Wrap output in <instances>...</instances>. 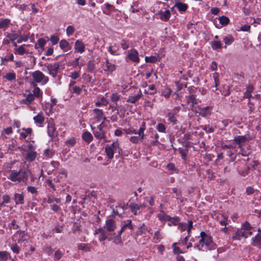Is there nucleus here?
<instances>
[{
    "label": "nucleus",
    "mask_w": 261,
    "mask_h": 261,
    "mask_svg": "<svg viewBox=\"0 0 261 261\" xmlns=\"http://www.w3.org/2000/svg\"><path fill=\"white\" fill-rule=\"evenodd\" d=\"M253 230V228L249 223L246 221L243 224L242 228L237 230L232 236V239L236 240H240L241 238L247 239L252 235Z\"/></svg>",
    "instance_id": "1"
},
{
    "label": "nucleus",
    "mask_w": 261,
    "mask_h": 261,
    "mask_svg": "<svg viewBox=\"0 0 261 261\" xmlns=\"http://www.w3.org/2000/svg\"><path fill=\"white\" fill-rule=\"evenodd\" d=\"M29 171L20 169L19 171L11 170L9 179L14 182H20L27 180V174Z\"/></svg>",
    "instance_id": "2"
},
{
    "label": "nucleus",
    "mask_w": 261,
    "mask_h": 261,
    "mask_svg": "<svg viewBox=\"0 0 261 261\" xmlns=\"http://www.w3.org/2000/svg\"><path fill=\"white\" fill-rule=\"evenodd\" d=\"M146 129L145 122H143L137 133L138 136H133L130 137L129 141L134 143L138 144L145 138L144 130Z\"/></svg>",
    "instance_id": "3"
},
{
    "label": "nucleus",
    "mask_w": 261,
    "mask_h": 261,
    "mask_svg": "<svg viewBox=\"0 0 261 261\" xmlns=\"http://www.w3.org/2000/svg\"><path fill=\"white\" fill-rule=\"evenodd\" d=\"M31 75L34 81L36 83H41L44 85L48 81V78L39 70L33 72L31 73Z\"/></svg>",
    "instance_id": "4"
},
{
    "label": "nucleus",
    "mask_w": 261,
    "mask_h": 261,
    "mask_svg": "<svg viewBox=\"0 0 261 261\" xmlns=\"http://www.w3.org/2000/svg\"><path fill=\"white\" fill-rule=\"evenodd\" d=\"M200 237L201 238L199 241V244L195 246V247L197 248L199 250H201L202 247L204 245H209L212 241L211 237L206 234L203 231L200 233Z\"/></svg>",
    "instance_id": "5"
},
{
    "label": "nucleus",
    "mask_w": 261,
    "mask_h": 261,
    "mask_svg": "<svg viewBox=\"0 0 261 261\" xmlns=\"http://www.w3.org/2000/svg\"><path fill=\"white\" fill-rule=\"evenodd\" d=\"M119 148V144L117 141L114 142L110 146L105 148V152L108 158L112 159L114 156V151Z\"/></svg>",
    "instance_id": "6"
},
{
    "label": "nucleus",
    "mask_w": 261,
    "mask_h": 261,
    "mask_svg": "<svg viewBox=\"0 0 261 261\" xmlns=\"http://www.w3.org/2000/svg\"><path fill=\"white\" fill-rule=\"evenodd\" d=\"M47 132L49 136L54 138L57 136V133L53 119H50L47 125Z\"/></svg>",
    "instance_id": "7"
},
{
    "label": "nucleus",
    "mask_w": 261,
    "mask_h": 261,
    "mask_svg": "<svg viewBox=\"0 0 261 261\" xmlns=\"http://www.w3.org/2000/svg\"><path fill=\"white\" fill-rule=\"evenodd\" d=\"M258 232L254 237L252 238L251 240V244L261 248V230L258 229Z\"/></svg>",
    "instance_id": "8"
},
{
    "label": "nucleus",
    "mask_w": 261,
    "mask_h": 261,
    "mask_svg": "<svg viewBox=\"0 0 261 261\" xmlns=\"http://www.w3.org/2000/svg\"><path fill=\"white\" fill-rule=\"evenodd\" d=\"M59 68V66L57 63L49 64L46 66L47 72L53 76H55Z\"/></svg>",
    "instance_id": "9"
},
{
    "label": "nucleus",
    "mask_w": 261,
    "mask_h": 261,
    "mask_svg": "<svg viewBox=\"0 0 261 261\" xmlns=\"http://www.w3.org/2000/svg\"><path fill=\"white\" fill-rule=\"evenodd\" d=\"M15 241L18 243L26 242L28 241L27 234L23 231H17L14 237Z\"/></svg>",
    "instance_id": "10"
},
{
    "label": "nucleus",
    "mask_w": 261,
    "mask_h": 261,
    "mask_svg": "<svg viewBox=\"0 0 261 261\" xmlns=\"http://www.w3.org/2000/svg\"><path fill=\"white\" fill-rule=\"evenodd\" d=\"M128 58L132 61L139 63L140 59L138 57V53L135 49H132L128 54Z\"/></svg>",
    "instance_id": "11"
},
{
    "label": "nucleus",
    "mask_w": 261,
    "mask_h": 261,
    "mask_svg": "<svg viewBox=\"0 0 261 261\" xmlns=\"http://www.w3.org/2000/svg\"><path fill=\"white\" fill-rule=\"evenodd\" d=\"M105 227L108 231H113L116 228V225L114 220L109 219L106 221Z\"/></svg>",
    "instance_id": "12"
},
{
    "label": "nucleus",
    "mask_w": 261,
    "mask_h": 261,
    "mask_svg": "<svg viewBox=\"0 0 261 261\" xmlns=\"http://www.w3.org/2000/svg\"><path fill=\"white\" fill-rule=\"evenodd\" d=\"M142 96V92L140 90H138L137 93L129 96L127 100V102L135 103Z\"/></svg>",
    "instance_id": "13"
},
{
    "label": "nucleus",
    "mask_w": 261,
    "mask_h": 261,
    "mask_svg": "<svg viewBox=\"0 0 261 261\" xmlns=\"http://www.w3.org/2000/svg\"><path fill=\"white\" fill-rule=\"evenodd\" d=\"M211 108L210 107H206L203 108H198L197 112L202 117L207 116L211 114Z\"/></svg>",
    "instance_id": "14"
},
{
    "label": "nucleus",
    "mask_w": 261,
    "mask_h": 261,
    "mask_svg": "<svg viewBox=\"0 0 261 261\" xmlns=\"http://www.w3.org/2000/svg\"><path fill=\"white\" fill-rule=\"evenodd\" d=\"M102 124H103V122H102L98 126V131L95 132L94 134L95 137L98 139H101L105 137V133L102 130Z\"/></svg>",
    "instance_id": "15"
},
{
    "label": "nucleus",
    "mask_w": 261,
    "mask_h": 261,
    "mask_svg": "<svg viewBox=\"0 0 261 261\" xmlns=\"http://www.w3.org/2000/svg\"><path fill=\"white\" fill-rule=\"evenodd\" d=\"M36 152L32 150L28 151L27 152L26 160L29 162H32L36 158Z\"/></svg>",
    "instance_id": "16"
},
{
    "label": "nucleus",
    "mask_w": 261,
    "mask_h": 261,
    "mask_svg": "<svg viewBox=\"0 0 261 261\" xmlns=\"http://www.w3.org/2000/svg\"><path fill=\"white\" fill-rule=\"evenodd\" d=\"M75 49L80 53H83L85 51V45L84 43L80 41L77 40L75 43Z\"/></svg>",
    "instance_id": "17"
},
{
    "label": "nucleus",
    "mask_w": 261,
    "mask_h": 261,
    "mask_svg": "<svg viewBox=\"0 0 261 261\" xmlns=\"http://www.w3.org/2000/svg\"><path fill=\"white\" fill-rule=\"evenodd\" d=\"M246 140V137L244 136H239L234 139V141L240 145V147H242V144L245 143Z\"/></svg>",
    "instance_id": "18"
},
{
    "label": "nucleus",
    "mask_w": 261,
    "mask_h": 261,
    "mask_svg": "<svg viewBox=\"0 0 261 261\" xmlns=\"http://www.w3.org/2000/svg\"><path fill=\"white\" fill-rule=\"evenodd\" d=\"M160 18L162 20L167 21L170 17V12L169 10H166L164 12H160Z\"/></svg>",
    "instance_id": "19"
},
{
    "label": "nucleus",
    "mask_w": 261,
    "mask_h": 261,
    "mask_svg": "<svg viewBox=\"0 0 261 261\" xmlns=\"http://www.w3.org/2000/svg\"><path fill=\"white\" fill-rule=\"evenodd\" d=\"M82 138L85 141L88 143L90 142L93 140V136H92L91 133H90L88 132H84L83 134Z\"/></svg>",
    "instance_id": "20"
},
{
    "label": "nucleus",
    "mask_w": 261,
    "mask_h": 261,
    "mask_svg": "<svg viewBox=\"0 0 261 261\" xmlns=\"http://www.w3.org/2000/svg\"><path fill=\"white\" fill-rule=\"evenodd\" d=\"M33 119L36 123L39 124H42L44 121V118L42 113H40L37 116L34 117Z\"/></svg>",
    "instance_id": "21"
},
{
    "label": "nucleus",
    "mask_w": 261,
    "mask_h": 261,
    "mask_svg": "<svg viewBox=\"0 0 261 261\" xmlns=\"http://www.w3.org/2000/svg\"><path fill=\"white\" fill-rule=\"evenodd\" d=\"M174 7L177 8L180 11L185 12L187 10L188 6L186 4L178 2L175 3Z\"/></svg>",
    "instance_id": "22"
},
{
    "label": "nucleus",
    "mask_w": 261,
    "mask_h": 261,
    "mask_svg": "<svg viewBox=\"0 0 261 261\" xmlns=\"http://www.w3.org/2000/svg\"><path fill=\"white\" fill-rule=\"evenodd\" d=\"M10 22V20L8 18L0 20V29H7L9 25Z\"/></svg>",
    "instance_id": "23"
},
{
    "label": "nucleus",
    "mask_w": 261,
    "mask_h": 261,
    "mask_svg": "<svg viewBox=\"0 0 261 261\" xmlns=\"http://www.w3.org/2000/svg\"><path fill=\"white\" fill-rule=\"evenodd\" d=\"M171 93L172 90L170 88L168 87H164L162 89V95L164 96L166 98H168L170 97Z\"/></svg>",
    "instance_id": "24"
},
{
    "label": "nucleus",
    "mask_w": 261,
    "mask_h": 261,
    "mask_svg": "<svg viewBox=\"0 0 261 261\" xmlns=\"http://www.w3.org/2000/svg\"><path fill=\"white\" fill-rule=\"evenodd\" d=\"M14 199L16 204L23 203V196L20 194H15Z\"/></svg>",
    "instance_id": "25"
},
{
    "label": "nucleus",
    "mask_w": 261,
    "mask_h": 261,
    "mask_svg": "<svg viewBox=\"0 0 261 261\" xmlns=\"http://www.w3.org/2000/svg\"><path fill=\"white\" fill-rule=\"evenodd\" d=\"M115 70V65L110 63L108 61L106 62V69H105V71H108L110 72H113Z\"/></svg>",
    "instance_id": "26"
},
{
    "label": "nucleus",
    "mask_w": 261,
    "mask_h": 261,
    "mask_svg": "<svg viewBox=\"0 0 261 261\" xmlns=\"http://www.w3.org/2000/svg\"><path fill=\"white\" fill-rule=\"evenodd\" d=\"M253 90V87L252 86H249L247 87V90L246 92L244 93V97L248 98L250 99L251 96V92Z\"/></svg>",
    "instance_id": "27"
},
{
    "label": "nucleus",
    "mask_w": 261,
    "mask_h": 261,
    "mask_svg": "<svg viewBox=\"0 0 261 261\" xmlns=\"http://www.w3.org/2000/svg\"><path fill=\"white\" fill-rule=\"evenodd\" d=\"M179 220L178 217L171 218L170 217V219H169L168 221V224L169 226H172V225H176L179 223Z\"/></svg>",
    "instance_id": "28"
},
{
    "label": "nucleus",
    "mask_w": 261,
    "mask_h": 261,
    "mask_svg": "<svg viewBox=\"0 0 261 261\" xmlns=\"http://www.w3.org/2000/svg\"><path fill=\"white\" fill-rule=\"evenodd\" d=\"M32 84L34 86V89L33 90V95L34 96L40 97L41 95L40 90L39 87H36V84L35 82H32Z\"/></svg>",
    "instance_id": "29"
},
{
    "label": "nucleus",
    "mask_w": 261,
    "mask_h": 261,
    "mask_svg": "<svg viewBox=\"0 0 261 261\" xmlns=\"http://www.w3.org/2000/svg\"><path fill=\"white\" fill-rule=\"evenodd\" d=\"M32 130L30 128L23 129V131L20 134L21 139H25L29 134L32 133Z\"/></svg>",
    "instance_id": "30"
},
{
    "label": "nucleus",
    "mask_w": 261,
    "mask_h": 261,
    "mask_svg": "<svg viewBox=\"0 0 261 261\" xmlns=\"http://www.w3.org/2000/svg\"><path fill=\"white\" fill-rule=\"evenodd\" d=\"M60 46L62 49L67 50L69 48V45L66 40H62L60 42Z\"/></svg>",
    "instance_id": "31"
},
{
    "label": "nucleus",
    "mask_w": 261,
    "mask_h": 261,
    "mask_svg": "<svg viewBox=\"0 0 261 261\" xmlns=\"http://www.w3.org/2000/svg\"><path fill=\"white\" fill-rule=\"evenodd\" d=\"M168 118V121L172 123L173 124H175L177 122V120L175 117V114L173 113L170 112L167 114Z\"/></svg>",
    "instance_id": "32"
},
{
    "label": "nucleus",
    "mask_w": 261,
    "mask_h": 261,
    "mask_svg": "<svg viewBox=\"0 0 261 261\" xmlns=\"http://www.w3.org/2000/svg\"><path fill=\"white\" fill-rule=\"evenodd\" d=\"M93 111L95 114V117H96V119H97V120H99L102 118L103 112H102V110L98 109H95L93 110Z\"/></svg>",
    "instance_id": "33"
},
{
    "label": "nucleus",
    "mask_w": 261,
    "mask_h": 261,
    "mask_svg": "<svg viewBox=\"0 0 261 261\" xmlns=\"http://www.w3.org/2000/svg\"><path fill=\"white\" fill-rule=\"evenodd\" d=\"M219 223L221 225L226 226L228 224V217L226 215H222L219 220Z\"/></svg>",
    "instance_id": "34"
},
{
    "label": "nucleus",
    "mask_w": 261,
    "mask_h": 261,
    "mask_svg": "<svg viewBox=\"0 0 261 261\" xmlns=\"http://www.w3.org/2000/svg\"><path fill=\"white\" fill-rule=\"evenodd\" d=\"M129 207L132 211V212L134 213V215H136L138 214V211L139 210V206L137 204H131L129 206Z\"/></svg>",
    "instance_id": "35"
},
{
    "label": "nucleus",
    "mask_w": 261,
    "mask_h": 261,
    "mask_svg": "<svg viewBox=\"0 0 261 261\" xmlns=\"http://www.w3.org/2000/svg\"><path fill=\"white\" fill-rule=\"evenodd\" d=\"M219 22L223 25H226L228 24L229 19L228 17L222 16L219 17Z\"/></svg>",
    "instance_id": "36"
},
{
    "label": "nucleus",
    "mask_w": 261,
    "mask_h": 261,
    "mask_svg": "<svg viewBox=\"0 0 261 261\" xmlns=\"http://www.w3.org/2000/svg\"><path fill=\"white\" fill-rule=\"evenodd\" d=\"M25 53V49L24 48V45L19 46L15 50V54L22 55Z\"/></svg>",
    "instance_id": "37"
},
{
    "label": "nucleus",
    "mask_w": 261,
    "mask_h": 261,
    "mask_svg": "<svg viewBox=\"0 0 261 261\" xmlns=\"http://www.w3.org/2000/svg\"><path fill=\"white\" fill-rule=\"evenodd\" d=\"M108 103V101L104 97H102L100 101H97L95 103V105L97 107L100 106H106Z\"/></svg>",
    "instance_id": "38"
},
{
    "label": "nucleus",
    "mask_w": 261,
    "mask_h": 261,
    "mask_svg": "<svg viewBox=\"0 0 261 261\" xmlns=\"http://www.w3.org/2000/svg\"><path fill=\"white\" fill-rule=\"evenodd\" d=\"M129 227L130 229L132 228V225L131 224V221H128V223L124 224L121 228V230L118 231V235L121 236V233L123 232L126 227Z\"/></svg>",
    "instance_id": "39"
},
{
    "label": "nucleus",
    "mask_w": 261,
    "mask_h": 261,
    "mask_svg": "<svg viewBox=\"0 0 261 261\" xmlns=\"http://www.w3.org/2000/svg\"><path fill=\"white\" fill-rule=\"evenodd\" d=\"M5 78L8 81H12L15 79L16 74L14 72H9L6 74Z\"/></svg>",
    "instance_id": "40"
},
{
    "label": "nucleus",
    "mask_w": 261,
    "mask_h": 261,
    "mask_svg": "<svg viewBox=\"0 0 261 261\" xmlns=\"http://www.w3.org/2000/svg\"><path fill=\"white\" fill-rule=\"evenodd\" d=\"M159 219L161 220V221H168L169 219H170V216L164 214V213H162V214H160L159 215H158V216Z\"/></svg>",
    "instance_id": "41"
},
{
    "label": "nucleus",
    "mask_w": 261,
    "mask_h": 261,
    "mask_svg": "<svg viewBox=\"0 0 261 261\" xmlns=\"http://www.w3.org/2000/svg\"><path fill=\"white\" fill-rule=\"evenodd\" d=\"M148 90H151V91H153V92L149 93L148 91L147 90V89H146L144 90V92L145 93H148V94H151V95H153L155 93H156V90H155V86H154V85H151L148 86Z\"/></svg>",
    "instance_id": "42"
},
{
    "label": "nucleus",
    "mask_w": 261,
    "mask_h": 261,
    "mask_svg": "<svg viewBox=\"0 0 261 261\" xmlns=\"http://www.w3.org/2000/svg\"><path fill=\"white\" fill-rule=\"evenodd\" d=\"M6 37L10 39L11 41H14L18 38V35L17 34H7Z\"/></svg>",
    "instance_id": "43"
},
{
    "label": "nucleus",
    "mask_w": 261,
    "mask_h": 261,
    "mask_svg": "<svg viewBox=\"0 0 261 261\" xmlns=\"http://www.w3.org/2000/svg\"><path fill=\"white\" fill-rule=\"evenodd\" d=\"M188 103L191 102L192 105L196 104L197 103L196 99L194 95H192L187 97Z\"/></svg>",
    "instance_id": "44"
},
{
    "label": "nucleus",
    "mask_w": 261,
    "mask_h": 261,
    "mask_svg": "<svg viewBox=\"0 0 261 261\" xmlns=\"http://www.w3.org/2000/svg\"><path fill=\"white\" fill-rule=\"evenodd\" d=\"M145 59L146 62L149 63H154L158 61L157 58L154 56L146 57Z\"/></svg>",
    "instance_id": "45"
},
{
    "label": "nucleus",
    "mask_w": 261,
    "mask_h": 261,
    "mask_svg": "<svg viewBox=\"0 0 261 261\" xmlns=\"http://www.w3.org/2000/svg\"><path fill=\"white\" fill-rule=\"evenodd\" d=\"M177 243H174L172 244V247L173 248V252L174 254L184 253L182 251L180 250V248L176 247Z\"/></svg>",
    "instance_id": "46"
},
{
    "label": "nucleus",
    "mask_w": 261,
    "mask_h": 261,
    "mask_svg": "<svg viewBox=\"0 0 261 261\" xmlns=\"http://www.w3.org/2000/svg\"><path fill=\"white\" fill-rule=\"evenodd\" d=\"M223 40L226 45H230L233 41V39L230 36H226L224 38Z\"/></svg>",
    "instance_id": "47"
},
{
    "label": "nucleus",
    "mask_w": 261,
    "mask_h": 261,
    "mask_svg": "<svg viewBox=\"0 0 261 261\" xmlns=\"http://www.w3.org/2000/svg\"><path fill=\"white\" fill-rule=\"evenodd\" d=\"M79 249L84 250L85 252L90 251L91 249L89 247L85 244H81L78 247Z\"/></svg>",
    "instance_id": "48"
},
{
    "label": "nucleus",
    "mask_w": 261,
    "mask_h": 261,
    "mask_svg": "<svg viewBox=\"0 0 261 261\" xmlns=\"http://www.w3.org/2000/svg\"><path fill=\"white\" fill-rule=\"evenodd\" d=\"M8 259V254L6 252H0V261H6Z\"/></svg>",
    "instance_id": "49"
},
{
    "label": "nucleus",
    "mask_w": 261,
    "mask_h": 261,
    "mask_svg": "<svg viewBox=\"0 0 261 261\" xmlns=\"http://www.w3.org/2000/svg\"><path fill=\"white\" fill-rule=\"evenodd\" d=\"M156 129L159 132L164 133L165 132L166 127L163 123H159L156 127Z\"/></svg>",
    "instance_id": "50"
},
{
    "label": "nucleus",
    "mask_w": 261,
    "mask_h": 261,
    "mask_svg": "<svg viewBox=\"0 0 261 261\" xmlns=\"http://www.w3.org/2000/svg\"><path fill=\"white\" fill-rule=\"evenodd\" d=\"M112 101L116 102L120 99V95L117 93H113L111 96Z\"/></svg>",
    "instance_id": "51"
},
{
    "label": "nucleus",
    "mask_w": 261,
    "mask_h": 261,
    "mask_svg": "<svg viewBox=\"0 0 261 261\" xmlns=\"http://www.w3.org/2000/svg\"><path fill=\"white\" fill-rule=\"evenodd\" d=\"M63 255V253L60 250H57L56 251L54 254V258L56 260L60 259Z\"/></svg>",
    "instance_id": "52"
},
{
    "label": "nucleus",
    "mask_w": 261,
    "mask_h": 261,
    "mask_svg": "<svg viewBox=\"0 0 261 261\" xmlns=\"http://www.w3.org/2000/svg\"><path fill=\"white\" fill-rule=\"evenodd\" d=\"M219 74L217 72H215L214 74H213V78L214 79V81H215V87L216 88H217V87L219 85Z\"/></svg>",
    "instance_id": "53"
},
{
    "label": "nucleus",
    "mask_w": 261,
    "mask_h": 261,
    "mask_svg": "<svg viewBox=\"0 0 261 261\" xmlns=\"http://www.w3.org/2000/svg\"><path fill=\"white\" fill-rule=\"evenodd\" d=\"M50 40L53 44L55 45L58 43L59 40V38L57 36L53 35L51 36Z\"/></svg>",
    "instance_id": "54"
},
{
    "label": "nucleus",
    "mask_w": 261,
    "mask_h": 261,
    "mask_svg": "<svg viewBox=\"0 0 261 261\" xmlns=\"http://www.w3.org/2000/svg\"><path fill=\"white\" fill-rule=\"evenodd\" d=\"M144 227V224H143L142 226L139 228L138 231L136 232L137 235L141 236L145 232V229Z\"/></svg>",
    "instance_id": "55"
},
{
    "label": "nucleus",
    "mask_w": 261,
    "mask_h": 261,
    "mask_svg": "<svg viewBox=\"0 0 261 261\" xmlns=\"http://www.w3.org/2000/svg\"><path fill=\"white\" fill-rule=\"evenodd\" d=\"M212 47L214 49H217L221 47V43L220 41L214 42L212 44Z\"/></svg>",
    "instance_id": "56"
},
{
    "label": "nucleus",
    "mask_w": 261,
    "mask_h": 261,
    "mask_svg": "<svg viewBox=\"0 0 261 261\" xmlns=\"http://www.w3.org/2000/svg\"><path fill=\"white\" fill-rule=\"evenodd\" d=\"M114 243L116 245L121 244L122 240H121V236H119L118 234L117 236L114 238Z\"/></svg>",
    "instance_id": "57"
},
{
    "label": "nucleus",
    "mask_w": 261,
    "mask_h": 261,
    "mask_svg": "<svg viewBox=\"0 0 261 261\" xmlns=\"http://www.w3.org/2000/svg\"><path fill=\"white\" fill-rule=\"evenodd\" d=\"M74 31V28L72 26H68L66 29V34L69 36L72 35Z\"/></svg>",
    "instance_id": "58"
},
{
    "label": "nucleus",
    "mask_w": 261,
    "mask_h": 261,
    "mask_svg": "<svg viewBox=\"0 0 261 261\" xmlns=\"http://www.w3.org/2000/svg\"><path fill=\"white\" fill-rule=\"evenodd\" d=\"M45 43H46V41L44 39L40 38L38 40V45L39 46V47H40L41 48H43Z\"/></svg>",
    "instance_id": "59"
},
{
    "label": "nucleus",
    "mask_w": 261,
    "mask_h": 261,
    "mask_svg": "<svg viewBox=\"0 0 261 261\" xmlns=\"http://www.w3.org/2000/svg\"><path fill=\"white\" fill-rule=\"evenodd\" d=\"M72 91L74 93L80 94L81 92L82 89L77 86H73L72 88Z\"/></svg>",
    "instance_id": "60"
},
{
    "label": "nucleus",
    "mask_w": 261,
    "mask_h": 261,
    "mask_svg": "<svg viewBox=\"0 0 261 261\" xmlns=\"http://www.w3.org/2000/svg\"><path fill=\"white\" fill-rule=\"evenodd\" d=\"M17 42L20 43L22 41H26L28 40V37L26 35L21 36L19 38H17Z\"/></svg>",
    "instance_id": "61"
},
{
    "label": "nucleus",
    "mask_w": 261,
    "mask_h": 261,
    "mask_svg": "<svg viewBox=\"0 0 261 261\" xmlns=\"http://www.w3.org/2000/svg\"><path fill=\"white\" fill-rule=\"evenodd\" d=\"M26 98L27 99L28 101L30 103L34 100L35 96L33 94L30 93L27 95Z\"/></svg>",
    "instance_id": "62"
},
{
    "label": "nucleus",
    "mask_w": 261,
    "mask_h": 261,
    "mask_svg": "<svg viewBox=\"0 0 261 261\" xmlns=\"http://www.w3.org/2000/svg\"><path fill=\"white\" fill-rule=\"evenodd\" d=\"M124 131L127 134H137L136 130L133 128L125 129Z\"/></svg>",
    "instance_id": "63"
},
{
    "label": "nucleus",
    "mask_w": 261,
    "mask_h": 261,
    "mask_svg": "<svg viewBox=\"0 0 261 261\" xmlns=\"http://www.w3.org/2000/svg\"><path fill=\"white\" fill-rule=\"evenodd\" d=\"M44 154L48 158H51L53 156L54 153L49 149H46L44 151Z\"/></svg>",
    "instance_id": "64"
}]
</instances>
